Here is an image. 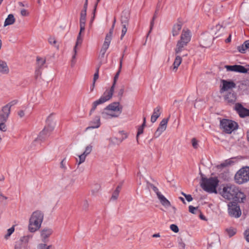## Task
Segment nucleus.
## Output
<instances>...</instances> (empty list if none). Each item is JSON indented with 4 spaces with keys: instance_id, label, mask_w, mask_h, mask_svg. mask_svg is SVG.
Instances as JSON below:
<instances>
[{
    "instance_id": "nucleus-62",
    "label": "nucleus",
    "mask_w": 249,
    "mask_h": 249,
    "mask_svg": "<svg viewBox=\"0 0 249 249\" xmlns=\"http://www.w3.org/2000/svg\"><path fill=\"white\" fill-rule=\"evenodd\" d=\"M105 113L107 114H108V115H110L111 117H118V115H116V114H109V113H106V112H102V114H105Z\"/></svg>"
},
{
    "instance_id": "nucleus-44",
    "label": "nucleus",
    "mask_w": 249,
    "mask_h": 249,
    "mask_svg": "<svg viewBox=\"0 0 249 249\" xmlns=\"http://www.w3.org/2000/svg\"><path fill=\"white\" fill-rule=\"evenodd\" d=\"M92 146L90 145L87 146L86 147L85 151L83 152L86 155H88L92 151Z\"/></svg>"
},
{
    "instance_id": "nucleus-8",
    "label": "nucleus",
    "mask_w": 249,
    "mask_h": 249,
    "mask_svg": "<svg viewBox=\"0 0 249 249\" xmlns=\"http://www.w3.org/2000/svg\"><path fill=\"white\" fill-rule=\"evenodd\" d=\"M116 22V18H114L112 25L109 30V32L106 36L105 41L100 51V56L102 58L104 57L105 54L108 48L111 40L112 39V34Z\"/></svg>"
},
{
    "instance_id": "nucleus-33",
    "label": "nucleus",
    "mask_w": 249,
    "mask_h": 249,
    "mask_svg": "<svg viewBox=\"0 0 249 249\" xmlns=\"http://www.w3.org/2000/svg\"><path fill=\"white\" fill-rule=\"evenodd\" d=\"M95 121L91 122V125L87 128V129L98 128L100 125V118L99 117H96Z\"/></svg>"
},
{
    "instance_id": "nucleus-4",
    "label": "nucleus",
    "mask_w": 249,
    "mask_h": 249,
    "mask_svg": "<svg viewBox=\"0 0 249 249\" xmlns=\"http://www.w3.org/2000/svg\"><path fill=\"white\" fill-rule=\"evenodd\" d=\"M191 36L189 30H183L180 36V39L177 42L175 53L176 54H178L185 49L188 43L190 41Z\"/></svg>"
},
{
    "instance_id": "nucleus-54",
    "label": "nucleus",
    "mask_w": 249,
    "mask_h": 249,
    "mask_svg": "<svg viewBox=\"0 0 249 249\" xmlns=\"http://www.w3.org/2000/svg\"><path fill=\"white\" fill-rule=\"evenodd\" d=\"M20 13H21V15L22 16H28L29 15V13L28 12V11L25 9H23L21 10L20 11Z\"/></svg>"
},
{
    "instance_id": "nucleus-55",
    "label": "nucleus",
    "mask_w": 249,
    "mask_h": 249,
    "mask_svg": "<svg viewBox=\"0 0 249 249\" xmlns=\"http://www.w3.org/2000/svg\"><path fill=\"white\" fill-rule=\"evenodd\" d=\"M244 235L246 240L249 242V230L245 231Z\"/></svg>"
},
{
    "instance_id": "nucleus-31",
    "label": "nucleus",
    "mask_w": 249,
    "mask_h": 249,
    "mask_svg": "<svg viewBox=\"0 0 249 249\" xmlns=\"http://www.w3.org/2000/svg\"><path fill=\"white\" fill-rule=\"evenodd\" d=\"M249 48V40L245 41L244 43L238 47L237 49L239 52L242 53H245L246 50Z\"/></svg>"
},
{
    "instance_id": "nucleus-7",
    "label": "nucleus",
    "mask_w": 249,
    "mask_h": 249,
    "mask_svg": "<svg viewBox=\"0 0 249 249\" xmlns=\"http://www.w3.org/2000/svg\"><path fill=\"white\" fill-rule=\"evenodd\" d=\"M51 114L47 119L46 122L47 124L44 127V129L39 133L38 137L39 139H46L49 136L54 129V123L51 120Z\"/></svg>"
},
{
    "instance_id": "nucleus-58",
    "label": "nucleus",
    "mask_w": 249,
    "mask_h": 249,
    "mask_svg": "<svg viewBox=\"0 0 249 249\" xmlns=\"http://www.w3.org/2000/svg\"><path fill=\"white\" fill-rule=\"evenodd\" d=\"M192 144L194 148H197L198 146V141H192Z\"/></svg>"
},
{
    "instance_id": "nucleus-59",
    "label": "nucleus",
    "mask_w": 249,
    "mask_h": 249,
    "mask_svg": "<svg viewBox=\"0 0 249 249\" xmlns=\"http://www.w3.org/2000/svg\"><path fill=\"white\" fill-rule=\"evenodd\" d=\"M18 115L20 117L22 118L24 116V112L23 110H20L18 112Z\"/></svg>"
},
{
    "instance_id": "nucleus-22",
    "label": "nucleus",
    "mask_w": 249,
    "mask_h": 249,
    "mask_svg": "<svg viewBox=\"0 0 249 249\" xmlns=\"http://www.w3.org/2000/svg\"><path fill=\"white\" fill-rule=\"evenodd\" d=\"M81 33H82V32H80V31L78 34V35L77 36V40H76L75 45L73 48L74 54L73 55V56L72 57V60H71L72 64L75 63V61H74V59L75 58L76 55L77 53V47L79 45H81L83 41V38L81 37Z\"/></svg>"
},
{
    "instance_id": "nucleus-41",
    "label": "nucleus",
    "mask_w": 249,
    "mask_h": 249,
    "mask_svg": "<svg viewBox=\"0 0 249 249\" xmlns=\"http://www.w3.org/2000/svg\"><path fill=\"white\" fill-rule=\"evenodd\" d=\"M227 231L230 237L233 236L236 233L235 230L232 228L227 229Z\"/></svg>"
},
{
    "instance_id": "nucleus-25",
    "label": "nucleus",
    "mask_w": 249,
    "mask_h": 249,
    "mask_svg": "<svg viewBox=\"0 0 249 249\" xmlns=\"http://www.w3.org/2000/svg\"><path fill=\"white\" fill-rule=\"evenodd\" d=\"M158 198L163 206L168 207L171 206L170 201L161 193H158Z\"/></svg>"
},
{
    "instance_id": "nucleus-63",
    "label": "nucleus",
    "mask_w": 249,
    "mask_h": 249,
    "mask_svg": "<svg viewBox=\"0 0 249 249\" xmlns=\"http://www.w3.org/2000/svg\"><path fill=\"white\" fill-rule=\"evenodd\" d=\"M153 190L154 191V192H155L157 196H158V193H161L159 191V189L156 187H153Z\"/></svg>"
},
{
    "instance_id": "nucleus-26",
    "label": "nucleus",
    "mask_w": 249,
    "mask_h": 249,
    "mask_svg": "<svg viewBox=\"0 0 249 249\" xmlns=\"http://www.w3.org/2000/svg\"><path fill=\"white\" fill-rule=\"evenodd\" d=\"M160 109L161 107L159 106L154 108L153 114L151 117V122L152 123H155L157 121V119L160 117L161 114Z\"/></svg>"
},
{
    "instance_id": "nucleus-32",
    "label": "nucleus",
    "mask_w": 249,
    "mask_h": 249,
    "mask_svg": "<svg viewBox=\"0 0 249 249\" xmlns=\"http://www.w3.org/2000/svg\"><path fill=\"white\" fill-rule=\"evenodd\" d=\"M182 58L179 55L177 54V56L175 57L174 63L173 64V70H177L178 68L182 62Z\"/></svg>"
},
{
    "instance_id": "nucleus-27",
    "label": "nucleus",
    "mask_w": 249,
    "mask_h": 249,
    "mask_svg": "<svg viewBox=\"0 0 249 249\" xmlns=\"http://www.w3.org/2000/svg\"><path fill=\"white\" fill-rule=\"evenodd\" d=\"M102 62L100 61L99 64H98V65L96 67V72L95 73H94V76H93V83H92V87H91V90L92 91L94 88V86H95V82L99 78V69L101 67V66L102 65Z\"/></svg>"
},
{
    "instance_id": "nucleus-6",
    "label": "nucleus",
    "mask_w": 249,
    "mask_h": 249,
    "mask_svg": "<svg viewBox=\"0 0 249 249\" xmlns=\"http://www.w3.org/2000/svg\"><path fill=\"white\" fill-rule=\"evenodd\" d=\"M220 127L223 131L227 134H231L238 128L239 125L236 122L227 119H223L220 121Z\"/></svg>"
},
{
    "instance_id": "nucleus-18",
    "label": "nucleus",
    "mask_w": 249,
    "mask_h": 249,
    "mask_svg": "<svg viewBox=\"0 0 249 249\" xmlns=\"http://www.w3.org/2000/svg\"><path fill=\"white\" fill-rule=\"evenodd\" d=\"M11 110L8 107L4 106L0 110V122H7L10 114Z\"/></svg>"
},
{
    "instance_id": "nucleus-15",
    "label": "nucleus",
    "mask_w": 249,
    "mask_h": 249,
    "mask_svg": "<svg viewBox=\"0 0 249 249\" xmlns=\"http://www.w3.org/2000/svg\"><path fill=\"white\" fill-rule=\"evenodd\" d=\"M225 68L228 71L238 72L242 73H247V69L242 65H226Z\"/></svg>"
},
{
    "instance_id": "nucleus-45",
    "label": "nucleus",
    "mask_w": 249,
    "mask_h": 249,
    "mask_svg": "<svg viewBox=\"0 0 249 249\" xmlns=\"http://www.w3.org/2000/svg\"><path fill=\"white\" fill-rule=\"evenodd\" d=\"M6 122H0V130L2 131H5L6 130V126L5 123Z\"/></svg>"
},
{
    "instance_id": "nucleus-35",
    "label": "nucleus",
    "mask_w": 249,
    "mask_h": 249,
    "mask_svg": "<svg viewBox=\"0 0 249 249\" xmlns=\"http://www.w3.org/2000/svg\"><path fill=\"white\" fill-rule=\"evenodd\" d=\"M36 62L37 65V69L38 71H39V70L41 69L42 67L45 63L46 59L38 56L36 58Z\"/></svg>"
},
{
    "instance_id": "nucleus-43",
    "label": "nucleus",
    "mask_w": 249,
    "mask_h": 249,
    "mask_svg": "<svg viewBox=\"0 0 249 249\" xmlns=\"http://www.w3.org/2000/svg\"><path fill=\"white\" fill-rule=\"evenodd\" d=\"M170 229L175 233H177L179 231L178 227L175 224H171L170 226Z\"/></svg>"
},
{
    "instance_id": "nucleus-37",
    "label": "nucleus",
    "mask_w": 249,
    "mask_h": 249,
    "mask_svg": "<svg viewBox=\"0 0 249 249\" xmlns=\"http://www.w3.org/2000/svg\"><path fill=\"white\" fill-rule=\"evenodd\" d=\"M86 18H80V31L82 32L85 31V24H86Z\"/></svg>"
},
{
    "instance_id": "nucleus-17",
    "label": "nucleus",
    "mask_w": 249,
    "mask_h": 249,
    "mask_svg": "<svg viewBox=\"0 0 249 249\" xmlns=\"http://www.w3.org/2000/svg\"><path fill=\"white\" fill-rule=\"evenodd\" d=\"M169 118H164L162 120V121L160 122L159 127H158L155 133V136L156 137H158L160 136L161 134L165 130L166 127H167V124Z\"/></svg>"
},
{
    "instance_id": "nucleus-39",
    "label": "nucleus",
    "mask_w": 249,
    "mask_h": 249,
    "mask_svg": "<svg viewBox=\"0 0 249 249\" xmlns=\"http://www.w3.org/2000/svg\"><path fill=\"white\" fill-rule=\"evenodd\" d=\"M37 249H54L52 245L47 246L45 244H40L37 246Z\"/></svg>"
},
{
    "instance_id": "nucleus-42",
    "label": "nucleus",
    "mask_w": 249,
    "mask_h": 249,
    "mask_svg": "<svg viewBox=\"0 0 249 249\" xmlns=\"http://www.w3.org/2000/svg\"><path fill=\"white\" fill-rule=\"evenodd\" d=\"M122 26H123V28L122 30V35L121 36V39H123V37L126 34V33L127 32V26H128V25H122Z\"/></svg>"
},
{
    "instance_id": "nucleus-53",
    "label": "nucleus",
    "mask_w": 249,
    "mask_h": 249,
    "mask_svg": "<svg viewBox=\"0 0 249 249\" xmlns=\"http://www.w3.org/2000/svg\"><path fill=\"white\" fill-rule=\"evenodd\" d=\"M124 92V87L123 86L121 89H120L118 92V96L121 98L123 95Z\"/></svg>"
},
{
    "instance_id": "nucleus-49",
    "label": "nucleus",
    "mask_w": 249,
    "mask_h": 249,
    "mask_svg": "<svg viewBox=\"0 0 249 249\" xmlns=\"http://www.w3.org/2000/svg\"><path fill=\"white\" fill-rule=\"evenodd\" d=\"M48 40H49V42L50 43V44L53 45H55V44L56 43V40L54 37H50L49 38Z\"/></svg>"
},
{
    "instance_id": "nucleus-1",
    "label": "nucleus",
    "mask_w": 249,
    "mask_h": 249,
    "mask_svg": "<svg viewBox=\"0 0 249 249\" xmlns=\"http://www.w3.org/2000/svg\"><path fill=\"white\" fill-rule=\"evenodd\" d=\"M221 195L227 200H243L245 198V195L242 193L238 187L234 184H228L224 186Z\"/></svg>"
},
{
    "instance_id": "nucleus-48",
    "label": "nucleus",
    "mask_w": 249,
    "mask_h": 249,
    "mask_svg": "<svg viewBox=\"0 0 249 249\" xmlns=\"http://www.w3.org/2000/svg\"><path fill=\"white\" fill-rule=\"evenodd\" d=\"M189 212L192 213H196V211L197 210V207H195L193 206H190L189 207Z\"/></svg>"
},
{
    "instance_id": "nucleus-50",
    "label": "nucleus",
    "mask_w": 249,
    "mask_h": 249,
    "mask_svg": "<svg viewBox=\"0 0 249 249\" xmlns=\"http://www.w3.org/2000/svg\"><path fill=\"white\" fill-rule=\"evenodd\" d=\"M60 167L64 170L66 169V158H64L60 162Z\"/></svg>"
},
{
    "instance_id": "nucleus-51",
    "label": "nucleus",
    "mask_w": 249,
    "mask_h": 249,
    "mask_svg": "<svg viewBox=\"0 0 249 249\" xmlns=\"http://www.w3.org/2000/svg\"><path fill=\"white\" fill-rule=\"evenodd\" d=\"M120 134L122 135V139L124 140L128 138V134L124 131H120Z\"/></svg>"
},
{
    "instance_id": "nucleus-23",
    "label": "nucleus",
    "mask_w": 249,
    "mask_h": 249,
    "mask_svg": "<svg viewBox=\"0 0 249 249\" xmlns=\"http://www.w3.org/2000/svg\"><path fill=\"white\" fill-rule=\"evenodd\" d=\"M182 23L181 21L178 20V22L174 24L172 30V33L173 36H176L179 35V32L182 28Z\"/></svg>"
},
{
    "instance_id": "nucleus-61",
    "label": "nucleus",
    "mask_w": 249,
    "mask_h": 249,
    "mask_svg": "<svg viewBox=\"0 0 249 249\" xmlns=\"http://www.w3.org/2000/svg\"><path fill=\"white\" fill-rule=\"evenodd\" d=\"M231 41V35H230L229 37L225 40L226 43H229Z\"/></svg>"
},
{
    "instance_id": "nucleus-10",
    "label": "nucleus",
    "mask_w": 249,
    "mask_h": 249,
    "mask_svg": "<svg viewBox=\"0 0 249 249\" xmlns=\"http://www.w3.org/2000/svg\"><path fill=\"white\" fill-rule=\"evenodd\" d=\"M32 235H27L22 237L19 241L15 245V249H27V246L29 242L32 239Z\"/></svg>"
},
{
    "instance_id": "nucleus-28",
    "label": "nucleus",
    "mask_w": 249,
    "mask_h": 249,
    "mask_svg": "<svg viewBox=\"0 0 249 249\" xmlns=\"http://www.w3.org/2000/svg\"><path fill=\"white\" fill-rule=\"evenodd\" d=\"M160 5L159 4H158L156 9V10L155 11L154 16H153L152 19L150 22V30H149L148 35H149L150 34V33L151 32V31L153 29V27L154 25V20L157 18V16H158V15L159 14V12L160 11Z\"/></svg>"
},
{
    "instance_id": "nucleus-29",
    "label": "nucleus",
    "mask_w": 249,
    "mask_h": 249,
    "mask_svg": "<svg viewBox=\"0 0 249 249\" xmlns=\"http://www.w3.org/2000/svg\"><path fill=\"white\" fill-rule=\"evenodd\" d=\"M0 72L3 74H8L9 69L7 63L3 60H0Z\"/></svg>"
},
{
    "instance_id": "nucleus-13",
    "label": "nucleus",
    "mask_w": 249,
    "mask_h": 249,
    "mask_svg": "<svg viewBox=\"0 0 249 249\" xmlns=\"http://www.w3.org/2000/svg\"><path fill=\"white\" fill-rule=\"evenodd\" d=\"M123 57H124V55H123L122 58L120 59V64H119V69H118L117 72L116 73V74L114 76V79H113V82L112 86L111 87L109 90H107L106 91V92H107V93L108 94H109L110 95H111L112 96L113 93L114 92V88H115V85L116 84V82L118 79L119 74L121 71V69L122 68Z\"/></svg>"
},
{
    "instance_id": "nucleus-34",
    "label": "nucleus",
    "mask_w": 249,
    "mask_h": 249,
    "mask_svg": "<svg viewBox=\"0 0 249 249\" xmlns=\"http://www.w3.org/2000/svg\"><path fill=\"white\" fill-rule=\"evenodd\" d=\"M143 123L138 128V132H137V136H136L137 140H138L139 136L140 134H142L143 133V128L145 126V124H146V118H145V117H143Z\"/></svg>"
},
{
    "instance_id": "nucleus-16",
    "label": "nucleus",
    "mask_w": 249,
    "mask_h": 249,
    "mask_svg": "<svg viewBox=\"0 0 249 249\" xmlns=\"http://www.w3.org/2000/svg\"><path fill=\"white\" fill-rule=\"evenodd\" d=\"M222 87L220 89V92L232 89L236 87V84L232 81L222 80Z\"/></svg>"
},
{
    "instance_id": "nucleus-47",
    "label": "nucleus",
    "mask_w": 249,
    "mask_h": 249,
    "mask_svg": "<svg viewBox=\"0 0 249 249\" xmlns=\"http://www.w3.org/2000/svg\"><path fill=\"white\" fill-rule=\"evenodd\" d=\"M18 103V101L15 100L11 101V102L9 103L8 104H6L5 106L8 107H9V109L11 110V107L14 106V105Z\"/></svg>"
},
{
    "instance_id": "nucleus-52",
    "label": "nucleus",
    "mask_w": 249,
    "mask_h": 249,
    "mask_svg": "<svg viewBox=\"0 0 249 249\" xmlns=\"http://www.w3.org/2000/svg\"><path fill=\"white\" fill-rule=\"evenodd\" d=\"M182 194L185 197V198L188 202H190L193 200V198L190 195H186L184 193H182Z\"/></svg>"
},
{
    "instance_id": "nucleus-14",
    "label": "nucleus",
    "mask_w": 249,
    "mask_h": 249,
    "mask_svg": "<svg viewBox=\"0 0 249 249\" xmlns=\"http://www.w3.org/2000/svg\"><path fill=\"white\" fill-rule=\"evenodd\" d=\"M228 212L229 214L233 217H239L241 214L240 208L236 204L231 203L228 205Z\"/></svg>"
},
{
    "instance_id": "nucleus-20",
    "label": "nucleus",
    "mask_w": 249,
    "mask_h": 249,
    "mask_svg": "<svg viewBox=\"0 0 249 249\" xmlns=\"http://www.w3.org/2000/svg\"><path fill=\"white\" fill-rule=\"evenodd\" d=\"M53 230L49 228H45L41 230L40 231V236L42 241L43 242H47L48 241V238L53 233Z\"/></svg>"
},
{
    "instance_id": "nucleus-11",
    "label": "nucleus",
    "mask_w": 249,
    "mask_h": 249,
    "mask_svg": "<svg viewBox=\"0 0 249 249\" xmlns=\"http://www.w3.org/2000/svg\"><path fill=\"white\" fill-rule=\"evenodd\" d=\"M224 101L226 105L231 106L234 105L237 99L236 94L233 91L228 92L224 96Z\"/></svg>"
},
{
    "instance_id": "nucleus-40",
    "label": "nucleus",
    "mask_w": 249,
    "mask_h": 249,
    "mask_svg": "<svg viewBox=\"0 0 249 249\" xmlns=\"http://www.w3.org/2000/svg\"><path fill=\"white\" fill-rule=\"evenodd\" d=\"M87 156V155H86L84 153L83 154H82L81 155L79 156V162L78 163V165H80V164H81L82 163H83V162H84L85 161Z\"/></svg>"
},
{
    "instance_id": "nucleus-60",
    "label": "nucleus",
    "mask_w": 249,
    "mask_h": 249,
    "mask_svg": "<svg viewBox=\"0 0 249 249\" xmlns=\"http://www.w3.org/2000/svg\"><path fill=\"white\" fill-rule=\"evenodd\" d=\"M87 7H88V0H86L85 2L84 5V7H83V10H85L86 11H87Z\"/></svg>"
},
{
    "instance_id": "nucleus-64",
    "label": "nucleus",
    "mask_w": 249,
    "mask_h": 249,
    "mask_svg": "<svg viewBox=\"0 0 249 249\" xmlns=\"http://www.w3.org/2000/svg\"><path fill=\"white\" fill-rule=\"evenodd\" d=\"M40 141H34V142H33V144L34 145H40V143L39 142Z\"/></svg>"
},
{
    "instance_id": "nucleus-12",
    "label": "nucleus",
    "mask_w": 249,
    "mask_h": 249,
    "mask_svg": "<svg viewBox=\"0 0 249 249\" xmlns=\"http://www.w3.org/2000/svg\"><path fill=\"white\" fill-rule=\"evenodd\" d=\"M234 109L241 118L249 116V109L244 107L241 103H236Z\"/></svg>"
},
{
    "instance_id": "nucleus-9",
    "label": "nucleus",
    "mask_w": 249,
    "mask_h": 249,
    "mask_svg": "<svg viewBox=\"0 0 249 249\" xmlns=\"http://www.w3.org/2000/svg\"><path fill=\"white\" fill-rule=\"evenodd\" d=\"M112 96L110 95L109 94L107 93V92L105 91L103 95L98 100L95 101L93 103L92 107L90 111L89 115H90L91 113L95 110L97 106L98 105L103 104L106 101L109 100L110 98H111Z\"/></svg>"
},
{
    "instance_id": "nucleus-3",
    "label": "nucleus",
    "mask_w": 249,
    "mask_h": 249,
    "mask_svg": "<svg viewBox=\"0 0 249 249\" xmlns=\"http://www.w3.org/2000/svg\"><path fill=\"white\" fill-rule=\"evenodd\" d=\"M219 183L217 178H202L201 182L202 188L210 193H217L216 188Z\"/></svg>"
},
{
    "instance_id": "nucleus-5",
    "label": "nucleus",
    "mask_w": 249,
    "mask_h": 249,
    "mask_svg": "<svg viewBox=\"0 0 249 249\" xmlns=\"http://www.w3.org/2000/svg\"><path fill=\"white\" fill-rule=\"evenodd\" d=\"M235 182L238 184H243L249 181V166H245L239 169L234 177Z\"/></svg>"
},
{
    "instance_id": "nucleus-19",
    "label": "nucleus",
    "mask_w": 249,
    "mask_h": 249,
    "mask_svg": "<svg viewBox=\"0 0 249 249\" xmlns=\"http://www.w3.org/2000/svg\"><path fill=\"white\" fill-rule=\"evenodd\" d=\"M122 109L123 107L120 106L119 102H113L105 108L104 110L118 112L119 114H120L122 113Z\"/></svg>"
},
{
    "instance_id": "nucleus-57",
    "label": "nucleus",
    "mask_w": 249,
    "mask_h": 249,
    "mask_svg": "<svg viewBox=\"0 0 249 249\" xmlns=\"http://www.w3.org/2000/svg\"><path fill=\"white\" fill-rule=\"evenodd\" d=\"M87 11L85 10H82L80 13V18H86Z\"/></svg>"
},
{
    "instance_id": "nucleus-38",
    "label": "nucleus",
    "mask_w": 249,
    "mask_h": 249,
    "mask_svg": "<svg viewBox=\"0 0 249 249\" xmlns=\"http://www.w3.org/2000/svg\"><path fill=\"white\" fill-rule=\"evenodd\" d=\"M15 226H12L10 229H8L7 230V233L4 235V238L6 239H8L9 237L11 236V235L15 231Z\"/></svg>"
},
{
    "instance_id": "nucleus-46",
    "label": "nucleus",
    "mask_w": 249,
    "mask_h": 249,
    "mask_svg": "<svg viewBox=\"0 0 249 249\" xmlns=\"http://www.w3.org/2000/svg\"><path fill=\"white\" fill-rule=\"evenodd\" d=\"M100 0H97V2L95 4V5H94V10H93V17L91 18V22H92L94 20V19L95 15V12H96V8H97V6L98 3L100 1Z\"/></svg>"
},
{
    "instance_id": "nucleus-2",
    "label": "nucleus",
    "mask_w": 249,
    "mask_h": 249,
    "mask_svg": "<svg viewBox=\"0 0 249 249\" xmlns=\"http://www.w3.org/2000/svg\"><path fill=\"white\" fill-rule=\"evenodd\" d=\"M44 218V214L40 211L34 212L29 219L28 230L31 232H35L41 227Z\"/></svg>"
},
{
    "instance_id": "nucleus-56",
    "label": "nucleus",
    "mask_w": 249,
    "mask_h": 249,
    "mask_svg": "<svg viewBox=\"0 0 249 249\" xmlns=\"http://www.w3.org/2000/svg\"><path fill=\"white\" fill-rule=\"evenodd\" d=\"M89 206V204L88 200H85L83 202V207L84 209L85 210L88 209Z\"/></svg>"
},
{
    "instance_id": "nucleus-36",
    "label": "nucleus",
    "mask_w": 249,
    "mask_h": 249,
    "mask_svg": "<svg viewBox=\"0 0 249 249\" xmlns=\"http://www.w3.org/2000/svg\"><path fill=\"white\" fill-rule=\"evenodd\" d=\"M121 187L120 186H118L112 194L111 199L113 200H116L118 197L119 193L121 191Z\"/></svg>"
},
{
    "instance_id": "nucleus-30",
    "label": "nucleus",
    "mask_w": 249,
    "mask_h": 249,
    "mask_svg": "<svg viewBox=\"0 0 249 249\" xmlns=\"http://www.w3.org/2000/svg\"><path fill=\"white\" fill-rule=\"evenodd\" d=\"M15 22V18L13 14H9L7 18H6L4 23V26L6 27L8 25H12Z\"/></svg>"
},
{
    "instance_id": "nucleus-21",
    "label": "nucleus",
    "mask_w": 249,
    "mask_h": 249,
    "mask_svg": "<svg viewBox=\"0 0 249 249\" xmlns=\"http://www.w3.org/2000/svg\"><path fill=\"white\" fill-rule=\"evenodd\" d=\"M130 18V12L128 10H124L121 14V21L122 25H128Z\"/></svg>"
},
{
    "instance_id": "nucleus-24",
    "label": "nucleus",
    "mask_w": 249,
    "mask_h": 249,
    "mask_svg": "<svg viewBox=\"0 0 249 249\" xmlns=\"http://www.w3.org/2000/svg\"><path fill=\"white\" fill-rule=\"evenodd\" d=\"M237 161L236 158H231L224 160L223 162L218 165L219 168H224L233 165Z\"/></svg>"
}]
</instances>
